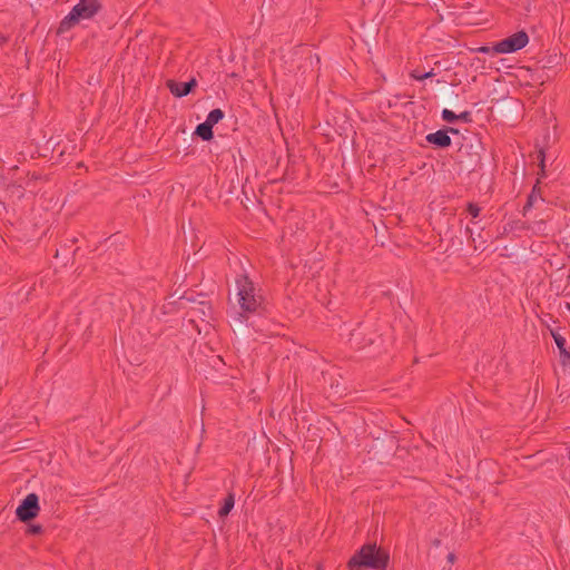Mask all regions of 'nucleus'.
<instances>
[{
    "mask_svg": "<svg viewBox=\"0 0 570 570\" xmlns=\"http://www.w3.org/2000/svg\"><path fill=\"white\" fill-rule=\"evenodd\" d=\"M390 554L376 543L363 544L347 561L348 570H385L389 566Z\"/></svg>",
    "mask_w": 570,
    "mask_h": 570,
    "instance_id": "f257e3e1",
    "label": "nucleus"
},
{
    "mask_svg": "<svg viewBox=\"0 0 570 570\" xmlns=\"http://www.w3.org/2000/svg\"><path fill=\"white\" fill-rule=\"evenodd\" d=\"M238 304L243 313H259L263 309V298L256 294L254 283L246 274L238 275L235 279Z\"/></svg>",
    "mask_w": 570,
    "mask_h": 570,
    "instance_id": "f03ea898",
    "label": "nucleus"
},
{
    "mask_svg": "<svg viewBox=\"0 0 570 570\" xmlns=\"http://www.w3.org/2000/svg\"><path fill=\"white\" fill-rule=\"evenodd\" d=\"M101 9L99 0H79L70 12L60 21L57 35L71 30L81 19H91Z\"/></svg>",
    "mask_w": 570,
    "mask_h": 570,
    "instance_id": "7ed1b4c3",
    "label": "nucleus"
},
{
    "mask_svg": "<svg viewBox=\"0 0 570 570\" xmlns=\"http://www.w3.org/2000/svg\"><path fill=\"white\" fill-rule=\"evenodd\" d=\"M529 42V36L524 30H520L493 46L495 53H512L524 48Z\"/></svg>",
    "mask_w": 570,
    "mask_h": 570,
    "instance_id": "20e7f679",
    "label": "nucleus"
},
{
    "mask_svg": "<svg viewBox=\"0 0 570 570\" xmlns=\"http://www.w3.org/2000/svg\"><path fill=\"white\" fill-rule=\"evenodd\" d=\"M39 512V497L36 493H29L17 507L16 517L19 521L28 523L36 519Z\"/></svg>",
    "mask_w": 570,
    "mask_h": 570,
    "instance_id": "39448f33",
    "label": "nucleus"
},
{
    "mask_svg": "<svg viewBox=\"0 0 570 570\" xmlns=\"http://www.w3.org/2000/svg\"><path fill=\"white\" fill-rule=\"evenodd\" d=\"M449 132L458 134L459 130L453 127H445L435 132L426 135L425 139L429 144L434 145L438 148H448L452 142Z\"/></svg>",
    "mask_w": 570,
    "mask_h": 570,
    "instance_id": "423d86ee",
    "label": "nucleus"
},
{
    "mask_svg": "<svg viewBox=\"0 0 570 570\" xmlns=\"http://www.w3.org/2000/svg\"><path fill=\"white\" fill-rule=\"evenodd\" d=\"M167 88L169 91L178 98L185 97L189 95L197 86V81L195 78H191L189 81L186 82H178L175 80H168L167 81Z\"/></svg>",
    "mask_w": 570,
    "mask_h": 570,
    "instance_id": "0eeeda50",
    "label": "nucleus"
},
{
    "mask_svg": "<svg viewBox=\"0 0 570 570\" xmlns=\"http://www.w3.org/2000/svg\"><path fill=\"white\" fill-rule=\"evenodd\" d=\"M554 343L560 352L562 365L570 364V352L566 348V338L558 333H552Z\"/></svg>",
    "mask_w": 570,
    "mask_h": 570,
    "instance_id": "6e6552de",
    "label": "nucleus"
},
{
    "mask_svg": "<svg viewBox=\"0 0 570 570\" xmlns=\"http://www.w3.org/2000/svg\"><path fill=\"white\" fill-rule=\"evenodd\" d=\"M195 135L202 138L204 141H209L214 138L213 126L204 121L197 125L195 129Z\"/></svg>",
    "mask_w": 570,
    "mask_h": 570,
    "instance_id": "1a4fd4ad",
    "label": "nucleus"
},
{
    "mask_svg": "<svg viewBox=\"0 0 570 570\" xmlns=\"http://www.w3.org/2000/svg\"><path fill=\"white\" fill-rule=\"evenodd\" d=\"M235 504V498L233 493H229L223 501L222 507L218 510L219 518H225L229 514Z\"/></svg>",
    "mask_w": 570,
    "mask_h": 570,
    "instance_id": "9d476101",
    "label": "nucleus"
},
{
    "mask_svg": "<svg viewBox=\"0 0 570 570\" xmlns=\"http://www.w3.org/2000/svg\"><path fill=\"white\" fill-rule=\"evenodd\" d=\"M538 198H541V188L538 185H534L523 207V214L532 208Z\"/></svg>",
    "mask_w": 570,
    "mask_h": 570,
    "instance_id": "9b49d317",
    "label": "nucleus"
},
{
    "mask_svg": "<svg viewBox=\"0 0 570 570\" xmlns=\"http://www.w3.org/2000/svg\"><path fill=\"white\" fill-rule=\"evenodd\" d=\"M224 116H225L224 111L219 108H216V109H213L212 111H209L205 121L214 127L220 120H223Z\"/></svg>",
    "mask_w": 570,
    "mask_h": 570,
    "instance_id": "f8f14e48",
    "label": "nucleus"
},
{
    "mask_svg": "<svg viewBox=\"0 0 570 570\" xmlns=\"http://www.w3.org/2000/svg\"><path fill=\"white\" fill-rule=\"evenodd\" d=\"M434 76H435V73H434L433 69L428 71V72H424V73H421L417 69H414L410 73L411 78H413L415 80H419V81H422V80L428 79V78H432Z\"/></svg>",
    "mask_w": 570,
    "mask_h": 570,
    "instance_id": "ddd939ff",
    "label": "nucleus"
},
{
    "mask_svg": "<svg viewBox=\"0 0 570 570\" xmlns=\"http://www.w3.org/2000/svg\"><path fill=\"white\" fill-rule=\"evenodd\" d=\"M43 533V527L41 524H29L26 529L28 535H39Z\"/></svg>",
    "mask_w": 570,
    "mask_h": 570,
    "instance_id": "4468645a",
    "label": "nucleus"
},
{
    "mask_svg": "<svg viewBox=\"0 0 570 570\" xmlns=\"http://www.w3.org/2000/svg\"><path fill=\"white\" fill-rule=\"evenodd\" d=\"M442 119L444 121H448V122H453L455 120H459V117L452 110L443 109V111H442Z\"/></svg>",
    "mask_w": 570,
    "mask_h": 570,
    "instance_id": "2eb2a0df",
    "label": "nucleus"
},
{
    "mask_svg": "<svg viewBox=\"0 0 570 570\" xmlns=\"http://www.w3.org/2000/svg\"><path fill=\"white\" fill-rule=\"evenodd\" d=\"M466 212L473 217L476 218L480 215L481 208L475 203H469L466 205Z\"/></svg>",
    "mask_w": 570,
    "mask_h": 570,
    "instance_id": "dca6fc26",
    "label": "nucleus"
},
{
    "mask_svg": "<svg viewBox=\"0 0 570 570\" xmlns=\"http://www.w3.org/2000/svg\"><path fill=\"white\" fill-rule=\"evenodd\" d=\"M458 117L459 120H463L464 122H470L472 120L470 111H463L460 115H458Z\"/></svg>",
    "mask_w": 570,
    "mask_h": 570,
    "instance_id": "f3484780",
    "label": "nucleus"
},
{
    "mask_svg": "<svg viewBox=\"0 0 570 570\" xmlns=\"http://www.w3.org/2000/svg\"><path fill=\"white\" fill-rule=\"evenodd\" d=\"M476 51L478 52H483V53H489V52L493 51V47L490 48V47H487V46H482V47H479L476 49Z\"/></svg>",
    "mask_w": 570,
    "mask_h": 570,
    "instance_id": "a211bd4d",
    "label": "nucleus"
},
{
    "mask_svg": "<svg viewBox=\"0 0 570 570\" xmlns=\"http://www.w3.org/2000/svg\"><path fill=\"white\" fill-rule=\"evenodd\" d=\"M9 41V36L0 33V46L7 45Z\"/></svg>",
    "mask_w": 570,
    "mask_h": 570,
    "instance_id": "6ab92c4d",
    "label": "nucleus"
},
{
    "mask_svg": "<svg viewBox=\"0 0 570 570\" xmlns=\"http://www.w3.org/2000/svg\"><path fill=\"white\" fill-rule=\"evenodd\" d=\"M455 559H456V557H455V554H454L453 552H450V553L448 554V561H449L450 563H454Z\"/></svg>",
    "mask_w": 570,
    "mask_h": 570,
    "instance_id": "aec40b11",
    "label": "nucleus"
},
{
    "mask_svg": "<svg viewBox=\"0 0 570 570\" xmlns=\"http://www.w3.org/2000/svg\"><path fill=\"white\" fill-rule=\"evenodd\" d=\"M539 157H541V167L543 168L544 167V165H543V161H544V159H543L544 158L543 150L539 151Z\"/></svg>",
    "mask_w": 570,
    "mask_h": 570,
    "instance_id": "412c9836",
    "label": "nucleus"
},
{
    "mask_svg": "<svg viewBox=\"0 0 570 570\" xmlns=\"http://www.w3.org/2000/svg\"><path fill=\"white\" fill-rule=\"evenodd\" d=\"M432 544H433L434 547H440V546H441V540H440V539H434V540L432 541Z\"/></svg>",
    "mask_w": 570,
    "mask_h": 570,
    "instance_id": "4be33fe9",
    "label": "nucleus"
},
{
    "mask_svg": "<svg viewBox=\"0 0 570 570\" xmlns=\"http://www.w3.org/2000/svg\"><path fill=\"white\" fill-rule=\"evenodd\" d=\"M465 232H466V233H469L470 235H472V230H471V228H470V227H466V228H465Z\"/></svg>",
    "mask_w": 570,
    "mask_h": 570,
    "instance_id": "5701e85b",
    "label": "nucleus"
},
{
    "mask_svg": "<svg viewBox=\"0 0 570 570\" xmlns=\"http://www.w3.org/2000/svg\"><path fill=\"white\" fill-rule=\"evenodd\" d=\"M356 330L352 333V338H354L356 336Z\"/></svg>",
    "mask_w": 570,
    "mask_h": 570,
    "instance_id": "b1692460",
    "label": "nucleus"
}]
</instances>
